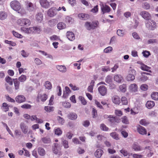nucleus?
<instances>
[{
    "mask_svg": "<svg viewBox=\"0 0 158 158\" xmlns=\"http://www.w3.org/2000/svg\"><path fill=\"white\" fill-rule=\"evenodd\" d=\"M17 23L19 25L22 27H27L31 24V21L27 18H20L17 21Z\"/></svg>",
    "mask_w": 158,
    "mask_h": 158,
    "instance_id": "f257e3e1",
    "label": "nucleus"
},
{
    "mask_svg": "<svg viewBox=\"0 0 158 158\" xmlns=\"http://www.w3.org/2000/svg\"><path fill=\"white\" fill-rule=\"evenodd\" d=\"M145 24L146 27L150 30H154L156 27V23L151 19L147 21L145 23Z\"/></svg>",
    "mask_w": 158,
    "mask_h": 158,
    "instance_id": "f03ea898",
    "label": "nucleus"
},
{
    "mask_svg": "<svg viewBox=\"0 0 158 158\" xmlns=\"http://www.w3.org/2000/svg\"><path fill=\"white\" fill-rule=\"evenodd\" d=\"M98 21L92 22H86L85 24V27L88 30L94 29L98 26Z\"/></svg>",
    "mask_w": 158,
    "mask_h": 158,
    "instance_id": "7ed1b4c3",
    "label": "nucleus"
},
{
    "mask_svg": "<svg viewBox=\"0 0 158 158\" xmlns=\"http://www.w3.org/2000/svg\"><path fill=\"white\" fill-rule=\"evenodd\" d=\"M10 6L13 10L16 11L19 10L21 8L20 3L16 0L11 2L10 3Z\"/></svg>",
    "mask_w": 158,
    "mask_h": 158,
    "instance_id": "20e7f679",
    "label": "nucleus"
},
{
    "mask_svg": "<svg viewBox=\"0 0 158 158\" xmlns=\"http://www.w3.org/2000/svg\"><path fill=\"white\" fill-rule=\"evenodd\" d=\"M140 15L144 19L147 21L151 19V15L148 12L146 11H143L140 12Z\"/></svg>",
    "mask_w": 158,
    "mask_h": 158,
    "instance_id": "39448f33",
    "label": "nucleus"
},
{
    "mask_svg": "<svg viewBox=\"0 0 158 158\" xmlns=\"http://www.w3.org/2000/svg\"><path fill=\"white\" fill-rule=\"evenodd\" d=\"M135 71L134 69H131L129 70L128 75L127 77V80L128 81H132L135 79L134 74H135Z\"/></svg>",
    "mask_w": 158,
    "mask_h": 158,
    "instance_id": "423d86ee",
    "label": "nucleus"
},
{
    "mask_svg": "<svg viewBox=\"0 0 158 158\" xmlns=\"http://www.w3.org/2000/svg\"><path fill=\"white\" fill-rule=\"evenodd\" d=\"M48 15L50 17H52L57 14V9L55 7H52L49 9L47 12Z\"/></svg>",
    "mask_w": 158,
    "mask_h": 158,
    "instance_id": "0eeeda50",
    "label": "nucleus"
},
{
    "mask_svg": "<svg viewBox=\"0 0 158 158\" xmlns=\"http://www.w3.org/2000/svg\"><path fill=\"white\" fill-rule=\"evenodd\" d=\"M98 90L99 93L102 96H105L107 94V89L104 85H101L99 87Z\"/></svg>",
    "mask_w": 158,
    "mask_h": 158,
    "instance_id": "6e6552de",
    "label": "nucleus"
},
{
    "mask_svg": "<svg viewBox=\"0 0 158 158\" xmlns=\"http://www.w3.org/2000/svg\"><path fill=\"white\" fill-rule=\"evenodd\" d=\"M48 95L46 94H39L37 97V99L38 102L40 101L42 102H44L47 99Z\"/></svg>",
    "mask_w": 158,
    "mask_h": 158,
    "instance_id": "1a4fd4ad",
    "label": "nucleus"
},
{
    "mask_svg": "<svg viewBox=\"0 0 158 158\" xmlns=\"http://www.w3.org/2000/svg\"><path fill=\"white\" fill-rule=\"evenodd\" d=\"M101 10L103 14L106 13H109L111 11V8L110 7L105 4H102L101 6Z\"/></svg>",
    "mask_w": 158,
    "mask_h": 158,
    "instance_id": "9d476101",
    "label": "nucleus"
},
{
    "mask_svg": "<svg viewBox=\"0 0 158 158\" xmlns=\"http://www.w3.org/2000/svg\"><path fill=\"white\" fill-rule=\"evenodd\" d=\"M108 120L111 123L114 124L115 123H119L120 122V119L116 117H113L111 115L108 116Z\"/></svg>",
    "mask_w": 158,
    "mask_h": 158,
    "instance_id": "9b49d317",
    "label": "nucleus"
},
{
    "mask_svg": "<svg viewBox=\"0 0 158 158\" xmlns=\"http://www.w3.org/2000/svg\"><path fill=\"white\" fill-rule=\"evenodd\" d=\"M39 2L41 6L43 7L48 8L50 7V2L47 0H40Z\"/></svg>",
    "mask_w": 158,
    "mask_h": 158,
    "instance_id": "f8f14e48",
    "label": "nucleus"
},
{
    "mask_svg": "<svg viewBox=\"0 0 158 158\" xmlns=\"http://www.w3.org/2000/svg\"><path fill=\"white\" fill-rule=\"evenodd\" d=\"M138 132L140 134L143 135L147 133L146 130L144 127L139 125L137 128Z\"/></svg>",
    "mask_w": 158,
    "mask_h": 158,
    "instance_id": "ddd939ff",
    "label": "nucleus"
},
{
    "mask_svg": "<svg viewBox=\"0 0 158 158\" xmlns=\"http://www.w3.org/2000/svg\"><path fill=\"white\" fill-rule=\"evenodd\" d=\"M15 100L17 102L21 103L25 101L26 98L24 96L20 95L16 97Z\"/></svg>",
    "mask_w": 158,
    "mask_h": 158,
    "instance_id": "4468645a",
    "label": "nucleus"
},
{
    "mask_svg": "<svg viewBox=\"0 0 158 158\" xmlns=\"http://www.w3.org/2000/svg\"><path fill=\"white\" fill-rule=\"evenodd\" d=\"M78 17L80 19L84 20L88 19L90 18V16L88 14L83 13L78 14Z\"/></svg>",
    "mask_w": 158,
    "mask_h": 158,
    "instance_id": "2eb2a0df",
    "label": "nucleus"
},
{
    "mask_svg": "<svg viewBox=\"0 0 158 158\" xmlns=\"http://www.w3.org/2000/svg\"><path fill=\"white\" fill-rule=\"evenodd\" d=\"M112 102L115 104L119 105L120 103V98L117 95H114L111 98Z\"/></svg>",
    "mask_w": 158,
    "mask_h": 158,
    "instance_id": "dca6fc26",
    "label": "nucleus"
},
{
    "mask_svg": "<svg viewBox=\"0 0 158 158\" xmlns=\"http://www.w3.org/2000/svg\"><path fill=\"white\" fill-rule=\"evenodd\" d=\"M20 128L24 134H27L28 132V127L24 123H21L20 124Z\"/></svg>",
    "mask_w": 158,
    "mask_h": 158,
    "instance_id": "f3484780",
    "label": "nucleus"
},
{
    "mask_svg": "<svg viewBox=\"0 0 158 158\" xmlns=\"http://www.w3.org/2000/svg\"><path fill=\"white\" fill-rule=\"evenodd\" d=\"M26 6L27 10L29 11H33L34 9L33 4L31 2H27Z\"/></svg>",
    "mask_w": 158,
    "mask_h": 158,
    "instance_id": "a211bd4d",
    "label": "nucleus"
},
{
    "mask_svg": "<svg viewBox=\"0 0 158 158\" xmlns=\"http://www.w3.org/2000/svg\"><path fill=\"white\" fill-rule=\"evenodd\" d=\"M66 36L68 39L70 41H73L75 39L74 33L71 31H68L66 33Z\"/></svg>",
    "mask_w": 158,
    "mask_h": 158,
    "instance_id": "6ab92c4d",
    "label": "nucleus"
},
{
    "mask_svg": "<svg viewBox=\"0 0 158 158\" xmlns=\"http://www.w3.org/2000/svg\"><path fill=\"white\" fill-rule=\"evenodd\" d=\"M129 89L131 92H135L137 91L138 86L135 84H132L130 85Z\"/></svg>",
    "mask_w": 158,
    "mask_h": 158,
    "instance_id": "aec40b11",
    "label": "nucleus"
},
{
    "mask_svg": "<svg viewBox=\"0 0 158 158\" xmlns=\"http://www.w3.org/2000/svg\"><path fill=\"white\" fill-rule=\"evenodd\" d=\"M32 28L31 30V34H39L41 31V29L40 27H31Z\"/></svg>",
    "mask_w": 158,
    "mask_h": 158,
    "instance_id": "412c9836",
    "label": "nucleus"
},
{
    "mask_svg": "<svg viewBox=\"0 0 158 158\" xmlns=\"http://www.w3.org/2000/svg\"><path fill=\"white\" fill-rule=\"evenodd\" d=\"M32 28L30 27H22L20 30L22 32H24L25 33H27L28 34H31V30Z\"/></svg>",
    "mask_w": 158,
    "mask_h": 158,
    "instance_id": "4be33fe9",
    "label": "nucleus"
},
{
    "mask_svg": "<svg viewBox=\"0 0 158 158\" xmlns=\"http://www.w3.org/2000/svg\"><path fill=\"white\" fill-rule=\"evenodd\" d=\"M65 90L64 91L63 97L66 98L68 97L69 94L70 93L71 91L69 88L67 86L65 87Z\"/></svg>",
    "mask_w": 158,
    "mask_h": 158,
    "instance_id": "5701e85b",
    "label": "nucleus"
},
{
    "mask_svg": "<svg viewBox=\"0 0 158 158\" xmlns=\"http://www.w3.org/2000/svg\"><path fill=\"white\" fill-rule=\"evenodd\" d=\"M155 105V102L153 101H148L146 104V107L149 109L152 108Z\"/></svg>",
    "mask_w": 158,
    "mask_h": 158,
    "instance_id": "b1692460",
    "label": "nucleus"
},
{
    "mask_svg": "<svg viewBox=\"0 0 158 158\" xmlns=\"http://www.w3.org/2000/svg\"><path fill=\"white\" fill-rule=\"evenodd\" d=\"M103 153V151L100 149H98L94 153L95 156L97 158H100L101 157Z\"/></svg>",
    "mask_w": 158,
    "mask_h": 158,
    "instance_id": "393cba45",
    "label": "nucleus"
},
{
    "mask_svg": "<svg viewBox=\"0 0 158 158\" xmlns=\"http://www.w3.org/2000/svg\"><path fill=\"white\" fill-rule=\"evenodd\" d=\"M132 148L136 151H139L142 150L141 147L136 143H135L133 144Z\"/></svg>",
    "mask_w": 158,
    "mask_h": 158,
    "instance_id": "a878e982",
    "label": "nucleus"
},
{
    "mask_svg": "<svg viewBox=\"0 0 158 158\" xmlns=\"http://www.w3.org/2000/svg\"><path fill=\"white\" fill-rule=\"evenodd\" d=\"M68 117L71 120H74L77 118V115L74 113H70L68 114Z\"/></svg>",
    "mask_w": 158,
    "mask_h": 158,
    "instance_id": "bb28decb",
    "label": "nucleus"
},
{
    "mask_svg": "<svg viewBox=\"0 0 158 158\" xmlns=\"http://www.w3.org/2000/svg\"><path fill=\"white\" fill-rule=\"evenodd\" d=\"M140 69L143 70L145 71L150 72H151V70H150L151 68L149 67L146 65L144 64H141Z\"/></svg>",
    "mask_w": 158,
    "mask_h": 158,
    "instance_id": "cd10ccee",
    "label": "nucleus"
},
{
    "mask_svg": "<svg viewBox=\"0 0 158 158\" xmlns=\"http://www.w3.org/2000/svg\"><path fill=\"white\" fill-rule=\"evenodd\" d=\"M43 15L41 13H38L35 16L36 20L39 22H41L43 19Z\"/></svg>",
    "mask_w": 158,
    "mask_h": 158,
    "instance_id": "c85d7f7f",
    "label": "nucleus"
},
{
    "mask_svg": "<svg viewBox=\"0 0 158 158\" xmlns=\"http://www.w3.org/2000/svg\"><path fill=\"white\" fill-rule=\"evenodd\" d=\"M56 68L59 71L62 72H65L66 71V69L65 66L57 65Z\"/></svg>",
    "mask_w": 158,
    "mask_h": 158,
    "instance_id": "c756f323",
    "label": "nucleus"
},
{
    "mask_svg": "<svg viewBox=\"0 0 158 158\" xmlns=\"http://www.w3.org/2000/svg\"><path fill=\"white\" fill-rule=\"evenodd\" d=\"M13 82L16 90H18L19 88L20 82L17 78L13 79Z\"/></svg>",
    "mask_w": 158,
    "mask_h": 158,
    "instance_id": "7c9ffc66",
    "label": "nucleus"
},
{
    "mask_svg": "<svg viewBox=\"0 0 158 158\" xmlns=\"http://www.w3.org/2000/svg\"><path fill=\"white\" fill-rule=\"evenodd\" d=\"M114 80L118 82H120L123 79V77L121 75H116L114 77Z\"/></svg>",
    "mask_w": 158,
    "mask_h": 158,
    "instance_id": "2f4dec72",
    "label": "nucleus"
},
{
    "mask_svg": "<svg viewBox=\"0 0 158 158\" xmlns=\"http://www.w3.org/2000/svg\"><path fill=\"white\" fill-rule=\"evenodd\" d=\"M57 27L59 29L62 30L66 28V25L63 22H60L57 24Z\"/></svg>",
    "mask_w": 158,
    "mask_h": 158,
    "instance_id": "473e14b6",
    "label": "nucleus"
},
{
    "mask_svg": "<svg viewBox=\"0 0 158 158\" xmlns=\"http://www.w3.org/2000/svg\"><path fill=\"white\" fill-rule=\"evenodd\" d=\"M7 17V14L3 11H0V19L1 20H4Z\"/></svg>",
    "mask_w": 158,
    "mask_h": 158,
    "instance_id": "72a5a7b5",
    "label": "nucleus"
},
{
    "mask_svg": "<svg viewBox=\"0 0 158 158\" xmlns=\"http://www.w3.org/2000/svg\"><path fill=\"white\" fill-rule=\"evenodd\" d=\"M142 7L145 10H149L150 8V4L147 2H145L143 3L142 5Z\"/></svg>",
    "mask_w": 158,
    "mask_h": 158,
    "instance_id": "f704fd0d",
    "label": "nucleus"
},
{
    "mask_svg": "<svg viewBox=\"0 0 158 158\" xmlns=\"http://www.w3.org/2000/svg\"><path fill=\"white\" fill-rule=\"evenodd\" d=\"M14 135L15 137L16 138H19V137H21L22 136L21 132L20 131L18 130H15L14 132Z\"/></svg>",
    "mask_w": 158,
    "mask_h": 158,
    "instance_id": "c9c22d12",
    "label": "nucleus"
},
{
    "mask_svg": "<svg viewBox=\"0 0 158 158\" xmlns=\"http://www.w3.org/2000/svg\"><path fill=\"white\" fill-rule=\"evenodd\" d=\"M152 99L155 100H158V93L157 92H153L151 95Z\"/></svg>",
    "mask_w": 158,
    "mask_h": 158,
    "instance_id": "e433bc0d",
    "label": "nucleus"
},
{
    "mask_svg": "<svg viewBox=\"0 0 158 158\" xmlns=\"http://www.w3.org/2000/svg\"><path fill=\"white\" fill-rule=\"evenodd\" d=\"M5 80L10 85H12L13 84V80L9 76L6 77L5 78Z\"/></svg>",
    "mask_w": 158,
    "mask_h": 158,
    "instance_id": "4c0bfd02",
    "label": "nucleus"
},
{
    "mask_svg": "<svg viewBox=\"0 0 158 158\" xmlns=\"http://www.w3.org/2000/svg\"><path fill=\"white\" fill-rule=\"evenodd\" d=\"M122 122L125 124H129V121L127 117L124 116L121 118Z\"/></svg>",
    "mask_w": 158,
    "mask_h": 158,
    "instance_id": "58836bf2",
    "label": "nucleus"
},
{
    "mask_svg": "<svg viewBox=\"0 0 158 158\" xmlns=\"http://www.w3.org/2000/svg\"><path fill=\"white\" fill-rule=\"evenodd\" d=\"M2 107H3L2 110L6 112L9 110V106L6 103H3Z\"/></svg>",
    "mask_w": 158,
    "mask_h": 158,
    "instance_id": "ea45409f",
    "label": "nucleus"
},
{
    "mask_svg": "<svg viewBox=\"0 0 158 158\" xmlns=\"http://www.w3.org/2000/svg\"><path fill=\"white\" fill-rule=\"evenodd\" d=\"M38 152L39 155L41 156H44L45 154L44 150L41 148H38Z\"/></svg>",
    "mask_w": 158,
    "mask_h": 158,
    "instance_id": "a19ab883",
    "label": "nucleus"
},
{
    "mask_svg": "<svg viewBox=\"0 0 158 158\" xmlns=\"http://www.w3.org/2000/svg\"><path fill=\"white\" fill-rule=\"evenodd\" d=\"M26 79L27 77L26 76L24 75H22L18 79L19 82H24L26 80Z\"/></svg>",
    "mask_w": 158,
    "mask_h": 158,
    "instance_id": "79ce46f5",
    "label": "nucleus"
},
{
    "mask_svg": "<svg viewBox=\"0 0 158 158\" xmlns=\"http://www.w3.org/2000/svg\"><path fill=\"white\" fill-rule=\"evenodd\" d=\"M127 85L125 84H123L119 86L120 90L123 92H125L127 90Z\"/></svg>",
    "mask_w": 158,
    "mask_h": 158,
    "instance_id": "37998d69",
    "label": "nucleus"
},
{
    "mask_svg": "<svg viewBox=\"0 0 158 158\" xmlns=\"http://www.w3.org/2000/svg\"><path fill=\"white\" fill-rule=\"evenodd\" d=\"M44 109L47 112H50L53 111L54 107L53 106H45L44 107Z\"/></svg>",
    "mask_w": 158,
    "mask_h": 158,
    "instance_id": "c03bdc74",
    "label": "nucleus"
},
{
    "mask_svg": "<svg viewBox=\"0 0 158 158\" xmlns=\"http://www.w3.org/2000/svg\"><path fill=\"white\" fill-rule=\"evenodd\" d=\"M110 135L114 139L118 140L119 139L118 135L115 132L110 133Z\"/></svg>",
    "mask_w": 158,
    "mask_h": 158,
    "instance_id": "a18cd8bd",
    "label": "nucleus"
},
{
    "mask_svg": "<svg viewBox=\"0 0 158 158\" xmlns=\"http://www.w3.org/2000/svg\"><path fill=\"white\" fill-rule=\"evenodd\" d=\"M45 86L46 88L48 89H51V88L52 87L51 84L49 81H47L45 82Z\"/></svg>",
    "mask_w": 158,
    "mask_h": 158,
    "instance_id": "49530a36",
    "label": "nucleus"
},
{
    "mask_svg": "<svg viewBox=\"0 0 158 158\" xmlns=\"http://www.w3.org/2000/svg\"><path fill=\"white\" fill-rule=\"evenodd\" d=\"M100 128L101 130L104 131H107L109 130V128L103 123L101 124Z\"/></svg>",
    "mask_w": 158,
    "mask_h": 158,
    "instance_id": "de8ad7c7",
    "label": "nucleus"
},
{
    "mask_svg": "<svg viewBox=\"0 0 158 158\" xmlns=\"http://www.w3.org/2000/svg\"><path fill=\"white\" fill-rule=\"evenodd\" d=\"M121 101L123 105H126L128 103V101L126 97L123 96L121 98Z\"/></svg>",
    "mask_w": 158,
    "mask_h": 158,
    "instance_id": "09e8293b",
    "label": "nucleus"
},
{
    "mask_svg": "<svg viewBox=\"0 0 158 158\" xmlns=\"http://www.w3.org/2000/svg\"><path fill=\"white\" fill-rule=\"evenodd\" d=\"M79 99L83 105H85L87 103L86 100L83 97L80 96L79 97Z\"/></svg>",
    "mask_w": 158,
    "mask_h": 158,
    "instance_id": "8fccbe9b",
    "label": "nucleus"
},
{
    "mask_svg": "<svg viewBox=\"0 0 158 158\" xmlns=\"http://www.w3.org/2000/svg\"><path fill=\"white\" fill-rule=\"evenodd\" d=\"M12 33L17 38H22L23 37L21 35L15 31H13Z\"/></svg>",
    "mask_w": 158,
    "mask_h": 158,
    "instance_id": "3c124183",
    "label": "nucleus"
},
{
    "mask_svg": "<svg viewBox=\"0 0 158 158\" xmlns=\"http://www.w3.org/2000/svg\"><path fill=\"white\" fill-rule=\"evenodd\" d=\"M117 35L120 36H123L124 35V32L123 30H118L117 31Z\"/></svg>",
    "mask_w": 158,
    "mask_h": 158,
    "instance_id": "603ef678",
    "label": "nucleus"
},
{
    "mask_svg": "<svg viewBox=\"0 0 158 158\" xmlns=\"http://www.w3.org/2000/svg\"><path fill=\"white\" fill-rule=\"evenodd\" d=\"M98 5L94 6L90 10V11L93 13H96L98 11Z\"/></svg>",
    "mask_w": 158,
    "mask_h": 158,
    "instance_id": "864d4df0",
    "label": "nucleus"
},
{
    "mask_svg": "<svg viewBox=\"0 0 158 158\" xmlns=\"http://www.w3.org/2000/svg\"><path fill=\"white\" fill-rule=\"evenodd\" d=\"M62 131L60 128H57L55 130V134L58 135H61L62 134Z\"/></svg>",
    "mask_w": 158,
    "mask_h": 158,
    "instance_id": "5fc2aeb1",
    "label": "nucleus"
},
{
    "mask_svg": "<svg viewBox=\"0 0 158 158\" xmlns=\"http://www.w3.org/2000/svg\"><path fill=\"white\" fill-rule=\"evenodd\" d=\"M42 141L45 143H50L51 142V140L49 138H47L46 137H44L42 139Z\"/></svg>",
    "mask_w": 158,
    "mask_h": 158,
    "instance_id": "6e6d98bb",
    "label": "nucleus"
},
{
    "mask_svg": "<svg viewBox=\"0 0 158 158\" xmlns=\"http://www.w3.org/2000/svg\"><path fill=\"white\" fill-rule=\"evenodd\" d=\"M63 106L66 108H69L71 106V104L69 102H63Z\"/></svg>",
    "mask_w": 158,
    "mask_h": 158,
    "instance_id": "4d7b16f0",
    "label": "nucleus"
},
{
    "mask_svg": "<svg viewBox=\"0 0 158 158\" xmlns=\"http://www.w3.org/2000/svg\"><path fill=\"white\" fill-rule=\"evenodd\" d=\"M115 114L118 116L120 117L123 115V113L122 111L116 110L115 111Z\"/></svg>",
    "mask_w": 158,
    "mask_h": 158,
    "instance_id": "13d9d810",
    "label": "nucleus"
},
{
    "mask_svg": "<svg viewBox=\"0 0 158 158\" xmlns=\"http://www.w3.org/2000/svg\"><path fill=\"white\" fill-rule=\"evenodd\" d=\"M112 47H108L104 49V52L106 53H109L112 51Z\"/></svg>",
    "mask_w": 158,
    "mask_h": 158,
    "instance_id": "bf43d9fd",
    "label": "nucleus"
},
{
    "mask_svg": "<svg viewBox=\"0 0 158 158\" xmlns=\"http://www.w3.org/2000/svg\"><path fill=\"white\" fill-rule=\"evenodd\" d=\"M73 19L72 18L69 16H67L65 18V21L66 23H70L72 22Z\"/></svg>",
    "mask_w": 158,
    "mask_h": 158,
    "instance_id": "052dcab7",
    "label": "nucleus"
},
{
    "mask_svg": "<svg viewBox=\"0 0 158 158\" xmlns=\"http://www.w3.org/2000/svg\"><path fill=\"white\" fill-rule=\"evenodd\" d=\"M5 97L7 100L9 102H15V100L13 99L10 97L8 95H6Z\"/></svg>",
    "mask_w": 158,
    "mask_h": 158,
    "instance_id": "680f3d73",
    "label": "nucleus"
},
{
    "mask_svg": "<svg viewBox=\"0 0 158 158\" xmlns=\"http://www.w3.org/2000/svg\"><path fill=\"white\" fill-rule=\"evenodd\" d=\"M21 54L24 57H28L29 55V53L25 52V51L23 50L21 51Z\"/></svg>",
    "mask_w": 158,
    "mask_h": 158,
    "instance_id": "e2e57ef3",
    "label": "nucleus"
},
{
    "mask_svg": "<svg viewBox=\"0 0 158 158\" xmlns=\"http://www.w3.org/2000/svg\"><path fill=\"white\" fill-rule=\"evenodd\" d=\"M120 153L123 154L124 156H127L128 153L127 151L124 149H123L120 151Z\"/></svg>",
    "mask_w": 158,
    "mask_h": 158,
    "instance_id": "0e129e2a",
    "label": "nucleus"
},
{
    "mask_svg": "<svg viewBox=\"0 0 158 158\" xmlns=\"http://www.w3.org/2000/svg\"><path fill=\"white\" fill-rule=\"evenodd\" d=\"M63 145L65 148H69L68 142L66 140L63 141Z\"/></svg>",
    "mask_w": 158,
    "mask_h": 158,
    "instance_id": "69168bd1",
    "label": "nucleus"
},
{
    "mask_svg": "<svg viewBox=\"0 0 158 158\" xmlns=\"http://www.w3.org/2000/svg\"><path fill=\"white\" fill-rule=\"evenodd\" d=\"M148 88V86L146 84H143L140 86L141 89L143 91L147 90Z\"/></svg>",
    "mask_w": 158,
    "mask_h": 158,
    "instance_id": "338daca9",
    "label": "nucleus"
},
{
    "mask_svg": "<svg viewBox=\"0 0 158 158\" xmlns=\"http://www.w3.org/2000/svg\"><path fill=\"white\" fill-rule=\"evenodd\" d=\"M132 35L134 38L137 40H139L140 39V37L139 35L136 32H133Z\"/></svg>",
    "mask_w": 158,
    "mask_h": 158,
    "instance_id": "774afa93",
    "label": "nucleus"
}]
</instances>
